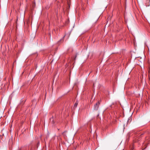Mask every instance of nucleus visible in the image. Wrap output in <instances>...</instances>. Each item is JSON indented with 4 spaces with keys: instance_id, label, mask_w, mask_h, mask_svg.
<instances>
[{
    "instance_id": "3",
    "label": "nucleus",
    "mask_w": 150,
    "mask_h": 150,
    "mask_svg": "<svg viewBox=\"0 0 150 150\" xmlns=\"http://www.w3.org/2000/svg\"><path fill=\"white\" fill-rule=\"evenodd\" d=\"M78 103L77 102H76L74 105V107L76 108L77 107Z\"/></svg>"
},
{
    "instance_id": "4",
    "label": "nucleus",
    "mask_w": 150,
    "mask_h": 150,
    "mask_svg": "<svg viewBox=\"0 0 150 150\" xmlns=\"http://www.w3.org/2000/svg\"><path fill=\"white\" fill-rule=\"evenodd\" d=\"M76 55L75 57V58H74V59L75 60V59H76Z\"/></svg>"
},
{
    "instance_id": "2",
    "label": "nucleus",
    "mask_w": 150,
    "mask_h": 150,
    "mask_svg": "<svg viewBox=\"0 0 150 150\" xmlns=\"http://www.w3.org/2000/svg\"><path fill=\"white\" fill-rule=\"evenodd\" d=\"M150 2V0H146V6H149V3Z\"/></svg>"
},
{
    "instance_id": "1",
    "label": "nucleus",
    "mask_w": 150,
    "mask_h": 150,
    "mask_svg": "<svg viewBox=\"0 0 150 150\" xmlns=\"http://www.w3.org/2000/svg\"><path fill=\"white\" fill-rule=\"evenodd\" d=\"M100 102L99 101H98L97 103L94 106V109L95 110H97L98 109V108L99 107V106L100 105Z\"/></svg>"
}]
</instances>
